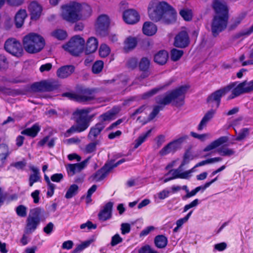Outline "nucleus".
I'll list each match as a JSON object with an SVG mask.
<instances>
[{
    "instance_id": "1",
    "label": "nucleus",
    "mask_w": 253,
    "mask_h": 253,
    "mask_svg": "<svg viewBox=\"0 0 253 253\" xmlns=\"http://www.w3.org/2000/svg\"><path fill=\"white\" fill-rule=\"evenodd\" d=\"M237 84L236 82L232 83L225 87L215 91L208 97L207 103L212 108L215 107L217 108L220 105L221 97L231 90L232 93L228 97V100L253 91V80L249 82L245 81L238 85Z\"/></svg>"
},
{
    "instance_id": "2",
    "label": "nucleus",
    "mask_w": 253,
    "mask_h": 253,
    "mask_svg": "<svg viewBox=\"0 0 253 253\" xmlns=\"http://www.w3.org/2000/svg\"><path fill=\"white\" fill-rule=\"evenodd\" d=\"M91 109H77L73 113V118L76 125L72 126L65 132L66 137H69L75 132H81L86 130L90 125L93 116L89 115Z\"/></svg>"
},
{
    "instance_id": "3",
    "label": "nucleus",
    "mask_w": 253,
    "mask_h": 253,
    "mask_svg": "<svg viewBox=\"0 0 253 253\" xmlns=\"http://www.w3.org/2000/svg\"><path fill=\"white\" fill-rule=\"evenodd\" d=\"M188 89L187 85H182L171 90L167 95L163 96H158L156 97V102L163 106L167 105L170 103L176 107L181 106L184 102L185 94Z\"/></svg>"
},
{
    "instance_id": "4",
    "label": "nucleus",
    "mask_w": 253,
    "mask_h": 253,
    "mask_svg": "<svg viewBox=\"0 0 253 253\" xmlns=\"http://www.w3.org/2000/svg\"><path fill=\"white\" fill-rule=\"evenodd\" d=\"M62 17L65 20L75 23L80 19V12L85 14L84 10L87 11L89 14L91 9L90 7L86 4L81 5L80 3L72 2L69 4L62 7Z\"/></svg>"
},
{
    "instance_id": "5",
    "label": "nucleus",
    "mask_w": 253,
    "mask_h": 253,
    "mask_svg": "<svg viewBox=\"0 0 253 253\" xmlns=\"http://www.w3.org/2000/svg\"><path fill=\"white\" fill-rule=\"evenodd\" d=\"M43 212V210L39 207L30 210L26 220L24 234L21 240V242L23 245L28 243V237L26 235L33 233L40 225Z\"/></svg>"
},
{
    "instance_id": "6",
    "label": "nucleus",
    "mask_w": 253,
    "mask_h": 253,
    "mask_svg": "<svg viewBox=\"0 0 253 253\" xmlns=\"http://www.w3.org/2000/svg\"><path fill=\"white\" fill-rule=\"evenodd\" d=\"M23 43L25 50L28 53L34 54L40 52L43 48L45 41L40 35L31 33L24 37Z\"/></svg>"
},
{
    "instance_id": "7",
    "label": "nucleus",
    "mask_w": 253,
    "mask_h": 253,
    "mask_svg": "<svg viewBox=\"0 0 253 253\" xmlns=\"http://www.w3.org/2000/svg\"><path fill=\"white\" fill-rule=\"evenodd\" d=\"M85 45L84 40L79 35L73 37L63 48L74 56H79L81 53Z\"/></svg>"
},
{
    "instance_id": "8",
    "label": "nucleus",
    "mask_w": 253,
    "mask_h": 253,
    "mask_svg": "<svg viewBox=\"0 0 253 253\" xmlns=\"http://www.w3.org/2000/svg\"><path fill=\"white\" fill-rule=\"evenodd\" d=\"M228 20V16L216 15L213 17L211 24V31L214 37H216L220 33L226 29Z\"/></svg>"
},
{
    "instance_id": "9",
    "label": "nucleus",
    "mask_w": 253,
    "mask_h": 253,
    "mask_svg": "<svg viewBox=\"0 0 253 253\" xmlns=\"http://www.w3.org/2000/svg\"><path fill=\"white\" fill-rule=\"evenodd\" d=\"M182 170L183 169L179 166L176 169H171L166 175V176H168L169 175H171V176L165 178L164 180V181L165 182H167L170 180L177 178L182 179H188L191 177V173L193 172V169L184 172H182Z\"/></svg>"
},
{
    "instance_id": "10",
    "label": "nucleus",
    "mask_w": 253,
    "mask_h": 253,
    "mask_svg": "<svg viewBox=\"0 0 253 253\" xmlns=\"http://www.w3.org/2000/svg\"><path fill=\"white\" fill-rule=\"evenodd\" d=\"M167 7H168V3L165 1H162L157 4L155 9L150 8L148 10L150 18L156 22L162 21L164 9Z\"/></svg>"
},
{
    "instance_id": "11",
    "label": "nucleus",
    "mask_w": 253,
    "mask_h": 253,
    "mask_svg": "<svg viewBox=\"0 0 253 253\" xmlns=\"http://www.w3.org/2000/svg\"><path fill=\"white\" fill-rule=\"evenodd\" d=\"M110 24L108 16L106 15H101L97 19L96 24V30L97 33L102 36H105L108 34V29Z\"/></svg>"
},
{
    "instance_id": "12",
    "label": "nucleus",
    "mask_w": 253,
    "mask_h": 253,
    "mask_svg": "<svg viewBox=\"0 0 253 253\" xmlns=\"http://www.w3.org/2000/svg\"><path fill=\"white\" fill-rule=\"evenodd\" d=\"M34 91H51L57 88L56 84L47 81H42L34 83L31 85Z\"/></svg>"
},
{
    "instance_id": "13",
    "label": "nucleus",
    "mask_w": 253,
    "mask_h": 253,
    "mask_svg": "<svg viewBox=\"0 0 253 253\" xmlns=\"http://www.w3.org/2000/svg\"><path fill=\"white\" fill-rule=\"evenodd\" d=\"M95 89L88 88H82L77 93L78 102H86L95 99Z\"/></svg>"
},
{
    "instance_id": "14",
    "label": "nucleus",
    "mask_w": 253,
    "mask_h": 253,
    "mask_svg": "<svg viewBox=\"0 0 253 253\" xmlns=\"http://www.w3.org/2000/svg\"><path fill=\"white\" fill-rule=\"evenodd\" d=\"M190 42L188 33L185 31L179 32L175 37L174 45L179 48L187 47Z\"/></svg>"
},
{
    "instance_id": "15",
    "label": "nucleus",
    "mask_w": 253,
    "mask_h": 253,
    "mask_svg": "<svg viewBox=\"0 0 253 253\" xmlns=\"http://www.w3.org/2000/svg\"><path fill=\"white\" fill-rule=\"evenodd\" d=\"M123 19L124 21L128 24H134L139 21L140 17L135 10L129 9L124 11Z\"/></svg>"
},
{
    "instance_id": "16",
    "label": "nucleus",
    "mask_w": 253,
    "mask_h": 253,
    "mask_svg": "<svg viewBox=\"0 0 253 253\" xmlns=\"http://www.w3.org/2000/svg\"><path fill=\"white\" fill-rule=\"evenodd\" d=\"M176 16L175 10L168 4V7L164 9L162 22L167 24L172 23L176 20Z\"/></svg>"
},
{
    "instance_id": "17",
    "label": "nucleus",
    "mask_w": 253,
    "mask_h": 253,
    "mask_svg": "<svg viewBox=\"0 0 253 253\" xmlns=\"http://www.w3.org/2000/svg\"><path fill=\"white\" fill-rule=\"evenodd\" d=\"M113 206V203L109 202L103 207L98 214L99 220L105 221L112 217Z\"/></svg>"
},
{
    "instance_id": "18",
    "label": "nucleus",
    "mask_w": 253,
    "mask_h": 253,
    "mask_svg": "<svg viewBox=\"0 0 253 253\" xmlns=\"http://www.w3.org/2000/svg\"><path fill=\"white\" fill-rule=\"evenodd\" d=\"M28 9L30 12L31 19L33 20H37L40 18L42 10L41 5L36 1L30 2Z\"/></svg>"
},
{
    "instance_id": "19",
    "label": "nucleus",
    "mask_w": 253,
    "mask_h": 253,
    "mask_svg": "<svg viewBox=\"0 0 253 253\" xmlns=\"http://www.w3.org/2000/svg\"><path fill=\"white\" fill-rule=\"evenodd\" d=\"M104 128L103 124H98L97 123L90 127L87 135V138L91 141L97 140L96 139L100 135Z\"/></svg>"
},
{
    "instance_id": "20",
    "label": "nucleus",
    "mask_w": 253,
    "mask_h": 253,
    "mask_svg": "<svg viewBox=\"0 0 253 253\" xmlns=\"http://www.w3.org/2000/svg\"><path fill=\"white\" fill-rule=\"evenodd\" d=\"M213 8L216 15L221 16H228V9L227 5L218 0H215L213 3Z\"/></svg>"
},
{
    "instance_id": "21",
    "label": "nucleus",
    "mask_w": 253,
    "mask_h": 253,
    "mask_svg": "<svg viewBox=\"0 0 253 253\" xmlns=\"http://www.w3.org/2000/svg\"><path fill=\"white\" fill-rule=\"evenodd\" d=\"M111 171L109 165L107 163L98 170L93 176V179L96 181H100L104 179Z\"/></svg>"
},
{
    "instance_id": "22",
    "label": "nucleus",
    "mask_w": 253,
    "mask_h": 253,
    "mask_svg": "<svg viewBox=\"0 0 253 253\" xmlns=\"http://www.w3.org/2000/svg\"><path fill=\"white\" fill-rule=\"evenodd\" d=\"M75 71L73 65H66L59 68L57 71V76L61 79L66 78L70 76Z\"/></svg>"
},
{
    "instance_id": "23",
    "label": "nucleus",
    "mask_w": 253,
    "mask_h": 253,
    "mask_svg": "<svg viewBox=\"0 0 253 253\" xmlns=\"http://www.w3.org/2000/svg\"><path fill=\"white\" fill-rule=\"evenodd\" d=\"M98 42L96 38L91 37L88 38L86 41L85 48L86 54H89L94 52L98 48Z\"/></svg>"
},
{
    "instance_id": "24",
    "label": "nucleus",
    "mask_w": 253,
    "mask_h": 253,
    "mask_svg": "<svg viewBox=\"0 0 253 253\" xmlns=\"http://www.w3.org/2000/svg\"><path fill=\"white\" fill-rule=\"evenodd\" d=\"M41 130V126L38 123L34 124L31 127L25 128L23 130L21 133L31 138L36 137Z\"/></svg>"
},
{
    "instance_id": "25",
    "label": "nucleus",
    "mask_w": 253,
    "mask_h": 253,
    "mask_svg": "<svg viewBox=\"0 0 253 253\" xmlns=\"http://www.w3.org/2000/svg\"><path fill=\"white\" fill-rule=\"evenodd\" d=\"M215 112V110L211 109L205 114L198 125V129L199 130H202L207 126V123L213 117Z\"/></svg>"
},
{
    "instance_id": "26",
    "label": "nucleus",
    "mask_w": 253,
    "mask_h": 253,
    "mask_svg": "<svg viewBox=\"0 0 253 253\" xmlns=\"http://www.w3.org/2000/svg\"><path fill=\"white\" fill-rule=\"evenodd\" d=\"M228 140V138L227 136H221L218 138L217 139L213 141L209 145H208L207 147H206L204 149V152L210 151L214 148H217V147L220 146L221 145L226 143Z\"/></svg>"
},
{
    "instance_id": "27",
    "label": "nucleus",
    "mask_w": 253,
    "mask_h": 253,
    "mask_svg": "<svg viewBox=\"0 0 253 253\" xmlns=\"http://www.w3.org/2000/svg\"><path fill=\"white\" fill-rule=\"evenodd\" d=\"M142 30L145 35L151 36L156 33L157 27L155 24L151 22H146L143 24Z\"/></svg>"
},
{
    "instance_id": "28",
    "label": "nucleus",
    "mask_w": 253,
    "mask_h": 253,
    "mask_svg": "<svg viewBox=\"0 0 253 253\" xmlns=\"http://www.w3.org/2000/svg\"><path fill=\"white\" fill-rule=\"evenodd\" d=\"M179 148L174 143L173 141L169 143L164 148H163L159 152V154L161 156H165L169 153H175Z\"/></svg>"
},
{
    "instance_id": "29",
    "label": "nucleus",
    "mask_w": 253,
    "mask_h": 253,
    "mask_svg": "<svg viewBox=\"0 0 253 253\" xmlns=\"http://www.w3.org/2000/svg\"><path fill=\"white\" fill-rule=\"evenodd\" d=\"M128 81V78L127 76L121 74L115 77L112 80H108V83H115L117 84H118L119 85V87H123L126 85Z\"/></svg>"
},
{
    "instance_id": "30",
    "label": "nucleus",
    "mask_w": 253,
    "mask_h": 253,
    "mask_svg": "<svg viewBox=\"0 0 253 253\" xmlns=\"http://www.w3.org/2000/svg\"><path fill=\"white\" fill-rule=\"evenodd\" d=\"M116 113L112 110L107 111V112L99 116V122L98 123L103 124L104 125V127H105L108 123L113 119V117L116 115Z\"/></svg>"
},
{
    "instance_id": "31",
    "label": "nucleus",
    "mask_w": 253,
    "mask_h": 253,
    "mask_svg": "<svg viewBox=\"0 0 253 253\" xmlns=\"http://www.w3.org/2000/svg\"><path fill=\"white\" fill-rule=\"evenodd\" d=\"M4 48L8 53L16 56V39L9 38L5 42Z\"/></svg>"
},
{
    "instance_id": "32",
    "label": "nucleus",
    "mask_w": 253,
    "mask_h": 253,
    "mask_svg": "<svg viewBox=\"0 0 253 253\" xmlns=\"http://www.w3.org/2000/svg\"><path fill=\"white\" fill-rule=\"evenodd\" d=\"M168 53L167 51L162 50L159 51L154 56V61L160 65L165 64L168 59Z\"/></svg>"
},
{
    "instance_id": "33",
    "label": "nucleus",
    "mask_w": 253,
    "mask_h": 253,
    "mask_svg": "<svg viewBox=\"0 0 253 253\" xmlns=\"http://www.w3.org/2000/svg\"><path fill=\"white\" fill-rule=\"evenodd\" d=\"M30 169L33 171L29 177V185L32 186L35 182L39 181L41 179L39 169L34 166H31Z\"/></svg>"
},
{
    "instance_id": "34",
    "label": "nucleus",
    "mask_w": 253,
    "mask_h": 253,
    "mask_svg": "<svg viewBox=\"0 0 253 253\" xmlns=\"http://www.w3.org/2000/svg\"><path fill=\"white\" fill-rule=\"evenodd\" d=\"M137 44V41L136 38L129 37L125 42V46L124 50L125 52H128L130 50L135 48Z\"/></svg>"
},
{
    "instance_id": "35",
    "label": "nucleus",
    "mask_w": 253,
    "mask_h": 253,
    "mask_svg": "<svg viewBox=\"0 0 253 253\" xmlns=\"http://www.w3.org/2000/svg\"><path fill=\"white\" fill-rule=\"evenodd\" d=\"M27 16L26 10L24 9H21L17 12V28L22 27L25 18Z\"/></svg>"
},
{
    "instance_id": "36",
    "label": "nucleus",
    "mask_w": 253,
    "mask_h": 253,
    "mask_svg": "<svg viewBox=\"0 0 253 253\" xmlns=\"http://www.w3.org/2000/svg\"><path fill=\"white\" fill-rule=\"evenodd\" d=\"M154 242L157 248H164L168 244V239L164 235H158L155 238Z\"/></svg>"
},
{
    "instance_id": "37",
    "label": "nucleus",
    "mask_w": 253,
    "mask_h": 253,
    "mask_svg": "<svg viewBox=\"0 0 253 253\" xmlns=\"http://www.w3.org/2000/svg\"><path fill=\"white\" fill-rule=\"evenodd\" d=\"M152 129H149L145 133L140 135L137 139L135 140V143L134 146V148H137L142 143H143L146 139V138L149 136Z\"/></svg>"
},
{
    "instance_id": "38",
    "label": "nucleus",
    "mask_w": 253,
    "mask_h": 253,
    "mask_svg": "<svg viewBox=\"0 0 253 253\" xmlns=\"http://www.w3.org/2000/svg\"><path fill=\"white\" fill-rule=\"evenodd\" d=\"M8 155L6 146L0 145V167H1Z\"/></svg>"
},
{
    "instance_id": "39",
    "label": "nucleus",
    "mask_w": 253,
    "mask_h": 253,
    "mask_svg": "<svg viewBox=\"0 0 253 253\" xmlns=\"http://www.w3.org/2000/svg\"><path fill=\"white\" fill-rule=\"evenodd\" d=\"M164 106L163 105L160 104L155 106L153 107L152 112L149 115L147 122H150L153 120L159 114V112L163 109Z\"/></svg>"
},
{
    "instance_id": "40",
    "label": "nucleus",
    "mask_w": 253,
    "mask_h": 253,
    "mask_svg": "<svg viewBox=\"0 0 253 253\" xmlns=\"http://www.w3.org/2000/svg\"><path fill=\"white\" fill-rule=\"evenodd\" d=\"M51 35L59 40H64L67 36L66 32L61 29L54 31L51 33Z\"/></svg>"
},
{
    "instance_id": "41",
    "label": "nucleus",
    "mask_w": 253,
    "mask_h": 253,
    "mask_svg": "<svg viewBox=\"0 0 253 253\" xmlns=\"http://www.w3.org/2000/svg\"><path fill=\"white\" fill-rule=\"evenodd\" d=\"M183 54V51L182 50L173 48L170 51L171 59L173 61H177L179 60Z\"/></svg>"
},
{
    "instance_id": "42",
    "label": "nucleus",
    "mask_w": 253,
    "mask_h": 253,
    "mask_svg": "<svg viewBox=\"0 0 253 253\" xmlns=\"http://www.w3.org/2000/svg\"><path fill=\"white\" fill-rule=\"evenodd\" d=\"M67 170L68 173L71 175H74L77 172L82 170L78 163L75 164H69L67 166Z\"/></svg>"
},
{
    "instance_id": "43",
    "label": "nucleus",
    "mask_w": 253,
    "mask_h": 253,
    "mask_svg": "<svg viewBox=\"0 0 253 253\" xmlns=\"http://www.w3.org/2000/svg\"><path fill=\"white\" fill-rule=\"evenodd\" d=\"M93 240H87L79 245L72 252V253H79L83 250L88 247L92 242Z\"/></svg>"
},
{
    "instance_id": "44",
    "label": "nucleus",
    "mask_w": 253,
    "mask_h": 253,
    "mask_svg": "<svg viewBox=\"0 0 253 253\" xmlns=\"http://www.w3.org/2000/svg\"><path fill=\"white\" fill-rule=\"evenodd\" d=\"M93 240H87L79 245L72 252V253H79L83 250L88 247L92 242Z\"/></svg>"
},
{
    "instance_id": "45",
    "label": "nucleus",
    "mask_w": 253,
    "mask_h": 253,
    "mask_svg": "<svg viewBox=\"0 0 253 253\" xmlns=\"http://www.w3.org/2000/svg\"><path fill=\"white\" fill-rule=\"evenodd\" d=\"M104 66V63L101 60L96 61L92 67V71L94 74L99 73L102 71Z\"/></svg>"
},
{
    "instance_id": "46",
    "label": "nucleus",
    "mask_w": 253,
    "mask_h": 253,
    "mask_svg": "<svg viewBox=\"0 0 253 253\" xmlns=\"http://www.w3.org/2000/svg\"><path fill=\"white\" fill-rule=\"evenodd\" d=\"M150 66V60L146 57H143L139 64V69L143 71H147Z\"/></svg>"
},
{
    "instance_id": "47",
    "label": "nucleus",
    "mask_w": 253,
    "mask_h": 253,
    "mask_svg": "<svg viewBox=\"0 0 253 253\" xmlns=\"http://www.w3.org/2000/svg\"><path fill=\"white\" fill-rule=\"evenodd\" d=\"M98 144V140H94L93 142L89 143L85 146V152L86 153H91L95 152L96 150V146Z\"/></svg>"
},
{
    "instance_id": "48",
    "label": "nucleus",
    "mask_w": 253,
    "mask_h": 253,
    "mask_svg": "<svg viewBox=\"0 0 253 253\" xmlns=\"http://www.w3.org/2000/svg\"><path fill=\"white\" fill-rule=\"evenodd\" d=\"M28 208L24 205L17 207V215L21 217H25L27 215Z\"/></svg>"
},
{
    "instance_id": "49",
    "label": "nucleus",
    "mask_w": 253,
    "mask_h": 253,
    "mask_svg": "<svg viewBox=\"0 0 253 253\" xmlns=\"http://www.w3.org/2000/svg\"><path fill=\"white\" fill-rule=\"evenodd\" d=\"M110 52L109 47L105 44H102L100 45L99 48V55L102 57H106Z\"/></svg>"
},
{
    "instance_id": "50",
    "label": "nucleus",
    "mask_w": 253,
    "mask_h": 253,
    "mask_svg": "<svg viewBox=\"0 0 253 253\" xmlns=\"http://www.w3.org/2000/svg\"><path fill=\"white\" fill-rule=\"evenodd\" d=\"M179 14L186 21H190L192 19V12L190 10L187 9H182L180 10Z\"/></svg>"
},
{
    "instance_id": "51",
    "label": "nucleus",
    "mask_w": 253,
    "mask_h": 253,
    "mask_svg": "<svg viewBox=\"0 0 253 253\" xmlns=\"http://www.w3.org/2000/svg\"><path fill=\"white\" fill-rule=\"evenodd\" d=\"M218 152L223 156H230L234 154V151L230 149L221 147L218 149Z\"/></svg>"
},
{
    "instance_id": "52",
    "label": "nucleus",
    "mask_w": 253,
    "mask_h": 253,
    "mask_svg": "<svg viewBox=\"0 0 253 253\" xmlns=\"http://www.w3.org/2000/svg\"><path fill=\"white\" fill-rule=\"evenodd\" d=\"M8 67V62L5 56L3 54H0V70H5Z\"/></svg>"
},
{
    "instance_id": "53",
    "label": "nucleus",
    "mask_w": 253,
    "mask_h": 253,
    "mask_svg": "<svg viewBox=\"0 0 253 253\" xmlns=\"http://www.w3.org/2000/svg\"><path fill=\"white\" fill-rule=\"evenodd\" d=\"M253 33V25L248 29L242 31L237 34H236L234 38L235 39H239L242 36H248L250 35Z\"/></svg>"
},
{
    "instance_id": "54",
    "label": "nucleus",
    "mask_w": 253,
    "mask_h": 253,
    "mask_svg": "<svg viewBox=\"0 0 253 253\" xmlns=\"http://www.w3.org/2000/svg\"><path fill=\"white\" fill-rule=\"evenodd\" d=\"M249 129L247 128H243L239 133L238 136L236 138L237 141H241L245 138V137L249 135Z\"/></svg>"
},
{
    "instance_id": "55",
    "label": "nucleus",
    "mask_w": 253,
    "mask_h": 253,
    "mask_svg": "<svg viewBox=\"0 0 253 253\" xmlns=\"http://www.w3.org/2000/svg\"><path fill=\"white\" fill-rule=\"evenodd\" d=\"M169 195V191H161L155 195L154 197L156 201L158 202L159 200H163L168 197Z\"/></svg>"
},
{
    "instance_id": "56",
    "label": "nucleus",
    "mask_w": 253,
    "mask_h": 253,
    "mask_svg": "<svg viewBox=\"0 0 253 253\" xmlns=\"http://www.w3.org/2000/svg\"><path fill=\"white\" fill-rule=\"evenodd\" d=\"M138 253H158L149 245L142 247L138 251Z\"/></svg>"
},
{
    "instance_id": "57",
    "label": "nucleus",
    "mask_w": 253,
    "mask_h": 253,
    "mask_svg": "<svg viewBox=\"0 0 253 253\" xmlns=\"http://www.w3.org/2000/svg\"><path fill=\"white\" fill-rule=\"evenodd\" d=\"M130 225L127 223H123L121 225V233L123 235L128 234L130 231Z\"/></svg>"
},
{
    "instance_id": "58",
    "label": "nucleus",
    "mask_w": 253,
    "mask_h": 253,
    "mask_svg": "<svg viewBox=\"0 0 253 253\" xmlns=\"http://www.w3.org/2000/svg\"><path fill=\"white\" fill-rule=\"evenodd\" d=\"M123 239L118 234H115L112 237L111 245L112 246H115L117 244L122 242Z\"/></svg>"
},
{
    "instance_id": "59",
    "label": "nucleus",
    "mask_w": 253,
    "mask_h": 253,
    "mask_svg": "<svg viewBox=\"0 0 253 253\" xmlns=\"http://www.w3.org/2000/svg\"><path fill=\"white\" fill-rule=\"evenodd\" d=\"M192 213V211H190L184 217L180 218L177 220L176 221V225H177L178 227H181L182 225L187 222V221L188 220L189 217H190L191 214Z\"/></svg>"
},
{
    "instance_id": "60",
    "label": "nucleus",
    "mask_w": 253,
    "mask_h": 253,
    "mask_svg": "<svg viewBox=\"0 0 253 253\" xmlns=\"http://www.w3.org/2000/svg\"><path fill=\"white\" fill-rule=\"evenodd\" d=\"M188 138V136L187 135H184L179 138L174 140L173 142L177 145L178 148L179 149L180 146L182 143L186 141Z\"/></svg>"
},
{
    "instance_id": "61",
    "label": "nucleus",
    "mask_w": 253,
    "mask_h": 253,
    "mask_svg": "<svg viewBox=\"0 0 253 253\" xmlns=\"http://www.w3.org/2000/svg\"><path fill=\"white\" fill-rule=\"evenodd\" d=\"M137 65V60L135 58H131L127 61V66L131 69L135 68Z\"/></svg>"
},
{
    "instance_id": "62",
    "label": "nucleus",
    "mask_w": 253,
    "mask_h": 253,
    "mask_svg": "<svg viewBox=\"0 0 253 253\" xmlns=\"http://www.w3.org/2000/svg\"><path fill=\"white\" fill-rule=\"evenodd\" d=\"M159 90V88H153L152 90L144 93L142 97L143 99H146L149 97H150L152 96L153 95H154V94H156L158 92Z\"/></svg>"
},
{
    "instance_id": "63",
    "label": "nucleus",
    "mask_w": 253,
    "mask_h": 253,
    "mask_svg": "<svg viewBox=\"0 0 253 253\" xmlns=\"http://www.w3.org/2000/svg\"><path fill=\"white\" fill-rule=\"evenodd\" d=\"M87 227L88 229H96L97 226L96 224H93L91 221H88L85 223L81 225L80 228L82 229H85Z\"/></svg>"
},
{
    "instance_id": "64",
    "label": "nucleus",
    "mask_w": 253,
    "mask_h": 253,
    "mask_svg": "<svg viewBox=\"0 0 253 253\" xmlns=\"http://www.w3.org/2000/svg\"><path fill=\"white\" fill-rule=\"evenodd\" d=\"M154 229L155 227L153 226H148L141 232L140 233V236H145Z\"/></svg>"
}]
</instances>
